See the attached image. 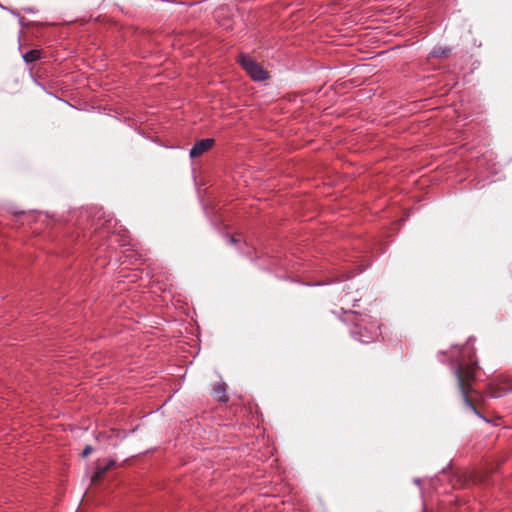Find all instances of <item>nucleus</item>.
Wrapping results in <instances>:
<instances>
[{
    "label": "nucleus",
    "mask_w": 512,
    "mask_h": 512,
    "mask_svg": "<svg viewBox=\"0 0 512 512\" xmlns=\"http://www.w3.org/2000/svg\"><path fill=\"white\" fill-rule=\"evenodd\" d=\"M380 334L378 322L370 316L360 318L353 326L351 335L361 343H371L377 340Z\"/></svg>",
    "instance_id": "f03ea898"
},
{
    "label": "nucleus",
    "mask_w": 512,
    "mask_h": 512,
    "mask_svg": "<svg viewBox=\"0 0 512 512\" xmlns=\"http://www.w3.org/2000/svg\"><path fill=\"white\" fill-rule=\"evenodd\" d=\"M115 465V461L110 459L107 461V463L102 466L101 464H98L96 467V471L91 477L92 482H96L111 468Z\"/></svg>",
    "instance_id": "423d86ee"
},
{
    "label": "nucleus",
    "mask_w": 512,
    "mask_h": 512,
    "mask_svg": "<svg viewBox=\"0 0 512 512\" xmlns=\"http://www.w3.org/2000/svg\"><path fill=\"white\" fill-rule=\"evenodd\" d=\"M239 62L247 74L255 81H263L268 78V73L263 67L247 55H240Z\"/></svg>",
    "instance_id": "7ed1b4c3"
},
{
    "label": "nucleus",
    "mask_w": 512,
    "mask_h": 512,
    "mask_svg": "<svg viewBox=\"0 0 512 512\" xmlns=\"http://www.w3.org/2000/svg\"><path fill=\"white\" fill-rule=\"evenodd\" d=\"M41 52L39 50H30L23 55V59L27 63H32L40 58Z\"/></svg>",
    "instance_id": "0eeeda50"
},
{
    "label": "nucleus",
    "mask_w": 512,
    "mask_h": 512,
    "mask_svg": "<svg viewBox=\"0 0 512 512\" xmlns=\"http://www.w3.org/2000/svg\"><path fill=\"white\" fill-rule=\"evenodd\" d=\"M477 364L475 362L468 364H458L455 369V375L458 380V386L463 396L464 404L475 413L478 417L482 418L480 412L476 409L475 405L469 398L472 391V383L475 380L477 372Z\"/></svg>",
    "instance_id": "f257e3e1"
},
{
    "label": "nucleus",
    "mask_w": 512,
    "mask_h": 512,
    "mask_svg": "<svg viewBox=\"0 0 512 512\" xmlns=\"http://www.w3.org/2000/svg\"><path fill=\"white\" fill-rule=\"evenodd\" d=\"M214 144V139L207 138L197 141L190 150V157L197 158L210 150Z\"/></svg>",
    "instance_id": "20e7f679"
},
{
    "label": "nucleus",
    "mask_w": 512,
    "mask_h": 512,
    "mask_svg": "<svg viewBox=\"0 0 512 512\" xmlns=\"http://www.w3.org/2000/svg\"><path fill=\"white\" fill-rule=\"evenodd\" d=\"M214 392L218 398L219 401L221 402H227L228 401V397L226 395V390H225V387L222 386V385H217L214 387Z\"/></svg>",
    "instance_id": "6e6552de"
},
{
    "label": "nucleus",
    "mask_w": 512,
    "mask_h": 512,
    "mask_svg": "<svg viewBox=\"0 0 512 512\" xmlns=\"http://www.w3.org/2000/svg\"><path fill=\"white\" fill-rule=\"evenodd\" d=\"M509 391H512V385L507 383H491L488 388V394L493 398L502 397Z\"/></svg>",
    "instance_id": "39448f33"
},
{
    "label": "nucleus",
    "mask_w": 512,
    "mask_h": 512,
    "mask_svg": "<svg viewBox=\"0 0 512 512\" xmlns=\"http://www.w3.org/2000/svg\"><path fill=\"white\" fill-rule=\"evenodd\" d=\"M114 434H117V436H119V432L116 431V430H111V435H109V437H112V435Z\"/></svg>",
    "instance_id": "9d476101"
},
{
    "label": "nucleus",
    "mask_w": 512,
    "mask_h": 512,
    "mask_svg": "<svg viewBox=\"0 0 512 512\" xmlns=\"http://www.w3.org/2000/svg\"><path fill=\"white\" fill-rule=\"evenodd\" d=\"M92 450L93 448L90 445L86 446L82 451V456L87 457L92 452Z\"/></svg>",
    "instance_id": "1a4fd4ad"
}]
</instances>
